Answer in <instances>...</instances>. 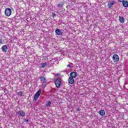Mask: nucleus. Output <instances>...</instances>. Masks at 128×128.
Listing matches in <instances>:
<instances>
[{
	"mask_svg": "<svg viewBox=\"0 0 128 128\" xmlns=\"http://www.w3.org/2000/svg\"><path fill=\"white\" fill-rule=\"evenodd\" d=\"M54 82L56 88H60V86H62V79L60 78H58L54 80Z\"/></svg>",
	"mask_w": 128,
	"mask_h": 128,
	"instance_id": "obj_1",
	"label": "nucleus"
},
{
	"mask_svg": "<svg viewBox=\"0 0 128 128\" xmlns=\"http://www.w3.org/2000/svg\"><path fill=\"white\" fill-rule=\"evenodd\" d=\"M39 80L42 82V86H46V77L40 76L39 78Z\"/></svg>",
	"mask_w": 128,
	"mask_h": 128,
	"instance_id": "obj_2",
	"label": "nucleus"
},
{
	"mask_svg": "<svg viewBox=\"0 0 128 128\" xmlns=\"http://www.w3.org/2000/svg\"><path fill=\"white\" fill-rule=\"evenodd\" d=\"M12 14V10L10 8H6L5 10V15L6 16H10Z\"/></svg>",
	"mask_w": 128,
	"mask_h": 128,
	"instance_id": "obj_3",
	"label": "nucleus"
},
{
	"mask_svg": "<svg viewBox=\"0 0 128 128\" xmlns=\"http://www.w3.org/2000/svg\"><path fill=\"white\" fill-rule=\"evenodd\" d=\"M40 94H42L41 90H39L38 91H37L35 96H34V100H38V97L40 96Z\"/></svg>",
	"mask_w": 128,
	"mask_h": 128,
	"instance_id": "obj_4",
	"label": "nucleus"
},
{
	"mask_svg": "<svg viewBox=\"0 0 128 128\" xmlns=\"http://www.w3.org/2000/svg\"><path fill=\"white\" fill-rule=\"evenodd\" d=\"M112 60L114 62H118L120 60V58L118 54H114L113 55Z\"/></svg>",
	"mask_w": 128,
	"mask_h": 128,
	"instance_id": "obj_5",
	"label": "nucleus"
},
{
	"mask_svg": "<svg viewBox=\"0 0 128 128\" xmlns=\"http://www.w3.org/2000/svg\"><path fill=\"white\" fill-rule=\"evenodd\" d=\"M68 82L70 84H72L74 82V79L72 77H69L68 79Z\"/></svg>",
	"mask_w": 128,
	"mask_h": 128,
	"instance_id": "obj_6",
	"label": "nucleus"
},
{
	"mask_svg": "<svg viewBox=\"0 0 128 128\" xmlns=\"http://www.w3.org/2000/svg\"><path fill=\"white\" fill-rule=\"evenodd\" d=\"M2 50L3 52H8V46H6V45H4L2 47Z\"/></svg>",
	"mask_w": 128,
	"mask_h": 128,
	"instance_id": "obj_7",
	"label": "nucleus"
},
{
	"mask_svg": "<svg viewBox=\"0 0 128 128\" xmlns=\"http://www.w3.org/2000/svg\"><path fill=\"white\" fill-rule=\"evenodd\" d=\"M76 76H77V74L76 72H72L70 74V78H76Z\"/></svg>",
	"mask_w": 128,
	"mask_h": 128,
	"instance_id": "obj_8",
	"label": "nucleus"
},
{
	"mask_svg": "<svg viewBox=\"0 0 128 128\" xmlns=\"http://www.w3.org/2000/svg\"><path fill=\"white\" fill-rule=\"evenodd\" d=\"M18 114L20 116H26V113L23 110H19Z\"/></svg>",
	"mask_w": 128,
	"mask_h": 128,
	"instance_id": "obj_9",
	"label": "nucleus"
},
{
	"mask_svg": "<svg viewBox=\"0 0 128 128\" xmlns=\"http://www.w3.org/2000/svg\"><path fill=\"white\" fill-rule=\"evenodd\" d=\"M55 32L58 34V36H62V30L60 29H56Z\"/></svg>",
	"mask_w": 128,
	"mask_h": 128,
	"instance_id": "obj_10",
	"label": "nucleus"
},
{
	"mask_svg": "<svg viewBox=\"0 0 128 128\" xmlns=\"http://www.w3.org/2000/svg\"><path fill=\"white\" fill-rule=\"evenodd\" d=\"M115 3H116V1L114 0H112L110 3H108V8H112V6H114Z\"/></svg>",
	"mask_w": 128,
	"mask_h": 128,
	"instance_id": "obj_11",
	"label": "nucleus"
},
{
	"mask_svg": "<svg viewBox=\"0 0 128 128\" xmlns=\"http://www.w3.org/2000/svg\"><path fill=\"white\" fill-rule=\"evenodd\" d=\"M99 114L102 116H104L106 114V112H104V110H100L99 111Z\"/></svg>",
	"mask_w": 128,
	"mask_h": 128,
	"instance_id": "obj_12",
	"label": "nucleus"
},
{
	"mask_svg": "<svg viewBox=\"0 0 128 128\" xmlns=\"http://www.w3.org/2000/svg\"><path fill=\"white\" fill-rule=\"evenodd\" d=\"M123 6H124V8H128V0H124L122 2Z\"/></svg>",
	"mask_w": 128,
	"mask_h": 128,
	"instance_id": "obj_13",
	"label": "nucleus"
},
{
	"mask_svg": "<svg viewBox=\"0 0 128 128\" xmlns=\"http://www.w3.org/2000/svg\"><path fill=\"white\" fill-rule=\"evenodd\" d=\"M119 20L121 24H124V18L122 16H119Z\"/></svg>",
	"mask_w": 128,
	"mask_h": 128,
	"instance_id": "obj_14",
	"label": "nucleus"
},
{
	"mask_svg": "<svg viewBox=\"0 0 128 128\" xmlns=\"http://www.w3.org/2000/svg\"><path fill=\"white\" fill-rule=\"evenodd\" d=\"M58 8H62L64 6V2H62L60 4L58 5Z\"/></svg>",
	"mask_w": 128,
	"mask_h": 128,
	"instance_id": "obj_15",
	"label": "nucleus"
},
{
	"mask_svg": "<svg viewBox=\"0 0 128 128\" xmlns=\"http://www.w3.org/2000/svg\"><path fill=\"white\" fill-rule=\"evenodd\" d=\"M17 94L20 96H22V92L20 91L19 92H17Z\"/></svg>",
	"mask_w": 128,
	"mask_h": 128,
	"instance_id": "obj_16",
	"label": "nucleus"
},
{
	"mask_svg": "<svg viewBox=\"0 0 128 128\" xmlns=\"http://www.w3.org/2000/svg\"><path fill=\"white\" fill-rule=\"evenodd\" d=\"M50 104H52V102H50V101H48V104L46 105V106H50Z\"/></svg>",
	"mask_w": 128,
	"mask_h": 128,
	"instance_id": "obj_17",
	"label": "nucleus"
},
{
	"mask_svg": "<svg viewBox=\"0 0 128 128\" xmlns=\"http://www.w3.org/2000/svg\"><path fill=\"white\" fill-rule=\"evenodd\" d=\"M62 54L63 56H68V52H62Z\"/></svg>",
	"mask_w": 128,
	"mask_h": 128,
	"instance_id": "obj_18",
	"label": "nucleus"
},
{
	"mask_svg": "<svg viewBox=\"0 0 128 128\" xmlns=\"http://www.w3.org/2000/svg\"><path fill=\"white\" fill-rule=\"evenodd\" d=\"M52 18H55V16H56V14L55 13H52Z\"/></svg>",
	"mask_w": 128,
	"mask_h": 128,
	"instance_id": "obj_19",
	"label": "nucleus"
},
{
	"mask_svg": "<svg viewBox=\"0 0 128 128\" xmlns=\"http://www.w3.org/2000/svg\"><path fill=\"white\" fill-rule=\"evenodd\" d=\"M46 64H42L41 66V68H46Z\"/></svg>",
	"mask_w": 128,
	"mask_h": 128,
	"instance_id": "obj_20",
	"label": "nucleus"
},
{
	"mask_svg": "<svg viewBox=\"0 0 128 128\" xmlns=\"http://www.w3.org/2000/svg\"><path fill=\"white\" fill-rule=\"evenodd\" d=\"M24 122H28V119H24Z\"/></svg>",
	"mask_w": 128,
	"mask_h": 128,
	"instance_id": "obj_21",
	"label": "nucleus"
},
{
	"mask_svg": "<svg viewBox=\"0 0 128 128\" xmlns=\"http://www.w3.org/2000/svg\"><path fill=\"white\" fill-rule=\"evenodd\" d=\"M60 76V74L57 73L55 74V76Z\"/></svg>",
	"mask_w": 128,
	"mask_h": 128,
	"instance_id": "obj_22",
	"label": "nucleus"
},
{
	"mask_svg": "<svg viewBox=\"0 0 128 128\" xmlns=\"http://www.w3.org/2000/svg\"><path fill=\"white\" fill-rule=\"evenodd\" d=\"M54 64H58V60H55Z\"/></svg>",
	"mask_w": 128,
	"mask_h": 128,
	"instance_id": "obj_23",
	"label": "nucleus"
},
{
	"mask_svg": "<svg viewBox=\"0 0 128 128\" xmlns=\"http://www.w3.org/2000/svg\"><path fill=\"white\" fill-rule=\"evenodd\" d=\"M124 1V0H118L119 2H122Z\"/></svg>",
	"mask_w": 128,
	"mask_h": 128,
	"instance_id": "obj_24",
	"label": "nucleus"
},
{
	"mask_svg": "<svg viewBox=\"0 0 128 128\" xmlns=\"http://www.w3.org/2000/svg\"><path fill=\"white\" fill-rule=\"evenodd\" d=\"M0 44H2V40L0 38Z\"/></svg>",
	"mask_w": 128,
	"mask_h": 128,
	"instance_id": "obj_25",
	"label": "nucleus"
},
{
	"mask_svg": "<svg viewBox=\"0 0 128 128\" xmlns=\"http://www.w3.org/2000/svg\"><path fill=\"white\" fill-rule=\"evenodd\" d=\"M80 108H77V110H76V111L77 112H80Z\"/></svg>",
	"mask_w": 128,
	"mask_h": 128,
	"instance_id": "obj_26",
	"label": "nucleus"
},
{
	"mask_svg": "<svg viewBox=\"0 0 128 128\" xmlns=\"http://www.w3.org/2000/svg\"><path fill=\"white\" fill-rule=\"evenodd\" d=\"M70 64H68V65H67V67H68V68H70Z\"/></svg>",
	"mask_w": 128,
	"mask_h": 128,
	"instance_id": "obj_27",
	"label": "nucleus"
},
{
	"mask_svg": "<svg viewBox=\"0 0 128 128\" xmlns=\"http://www.w3.org/2000/svg\"><path fill=\"white\" fill-rule=\"evenodd\" d=\"M41 64H46V62Z\"/></svg>",
	"mask_w": 128,
	"mask_h": 128,
	"instance_id": "obj_28",
	"label": "nucleus"
}]
</instances>
